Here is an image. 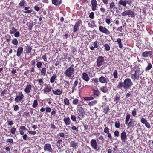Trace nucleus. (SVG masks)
I'll list each match as a JSON object with an SVG mask.
<instances>
[{"instance_id":"obj_1","label":"nucleus","mask_w":153,"mask_h":153,"mask_svg":"<svg viewBox=\"0 0 153 153\" xmlns=\"http://www.w3.org/2000/svg\"><path fill=\"white\" fill-rule=\"evenodd\" d=\"M74 65L72 64L71 66L66 69L64 72V74L69 78L71 79L74 77Z\"/></svg>"},{"instance_id":"obj_2","label":"nucleus","mask_w":153,"mask_h":153,"mask_svg":"<svg viewBox=\"0 0 153 153\" xmlns=\"http://www.w3.org/2000/svg\"><path fill=\"white\" fill-rule=\"evenodd\" d=\"M123 88L124 89H127L131 87L133 85L131 80L129 78H127L123 81Z\"/></svg>"},{"instance_id":"obj_3","label":"nucleus","mask_w":153,"mask_h":153,"mask_svg":"<svg viewBox=\"0 0 153 153\" xmlns=\"http://www.w3.org/2000/svg\"><path fill=\"white\" fill-rule=\"evenodd\" d=\"M121 14L123 16H128L131 17H133L135 16L134 12L131 9L124 10V12L121 13Z\"/></svg>"},{"instance_id":"obj_4","label":"nucleus","mask_w":153,"mask_h":153,"mask_svg":"<svg viewBox=\"0 0 153 153\" xmlns=\"http://www.w3.org/2000/svg\"><path fill=\"white\" fill-rule=\"evenodd\" d=\"M127 124V127L128 128H134L137 126V122L133 119H131L130 122L128 123Z\"/></svg>"},{"instance_id":"obj_5","label":"nucleus","mask_w":153,"mask_h":153,"mask_svg":"<svg viewBox=\"0 0 153 153\" xmlns=\"http://www.w3.org/2000/svg\"><path fill=\"white\" fill-rule=\"evenodd\" d=\"M140 69H138L136 70L134 74H131V75H132L131 78L132 79H134V80L135 79H137V80H138L139 78L140 73Z\"/></svg>"},{"instance_id":"obj_6","label":"nucleus","mask_w":153,"mask_h":153,"mask_svg":"<svg viewBox=\"0 0 153 153\" xmlns=\"http://www.w3.org/2000/svg\"><path fill=\"white\" fill-rule=\"evenodd\" d=\"M90 144L91 147L95 150H98L99 149L97 142L95 139H92L90 141Z\"/></svg>"},{"instance_id":"obj_7","label":"nucleus","mask_w":153,"mask_h":153,"mask_svg":"<svg viewBox=\"0 0 153 153\" xmlns=\"http://www.w3.org/2000/svg\"><path fill=\"white\" fill-rule=\"evenodd\" d=\"M132 3V1L131 0H128L126 1V0H120L119 1L118 4L120 5L123 6L125 7L126 6V4L131 5Z\"/></svg>"},{"instance_id":"obj_8","label":"nucleus","mask_w":153,"mask_h":153,"mask_svg":"<svg viewBox=\"0 0 153 153\" xmlns=\"http://www.w3.org/2000/svg\"><path fill=\"white\" fill-rule=\"evenodd\" d=\"M99 31L104 33L105 35H109L110 34V32L105 27L100 26L99 27Z\"/></svg>"},{"instance_id":"obj_9","label":"nucleus","mask_w":153,"mask_h":153,"mask_svg":"<svg viewBox=\"0 0 153 153\" xmlns=\"http://www.w3.org/2000/svg\"><path fill=\"white\" fill-rule=\"evenodd\" d=\"M24 97V95L22 92H18V95L15 99V101L17 102H20L23 99Z\"/></svg>"},{"instance_id":"obj_10","label":"nucleus","mask_w":153,"mask_h":153,"mask_svg":"<svg viewBox=\"0 0 153 153\" xmlns=\"http://www.w3.org/2000/svg\"><path fill=\"white\" fill-rule=\"evenodd\" d=\"M44 150L45 151H47L48 152H52L53 149L51 145L49 143H46L44 146Z\"/></svg>"},{"instance_id":"obj_11","label":"nucleus","mask_w":153,"mask_h":153,"mask_svg":"<svg viewBox=\"0 0 153 153\" xmlns=\"http://www.w3.org/2000/svg\"><path fill=\"white\" fill-rule=\"evenodd\" d=\"M52 87L50 84L47 85L45 86L43 90L44 94H47L51 91Z\"/></svg>"},{"instance_id":"obj_12","label":"nucleus","mask_w":153,"mask_h":153,"mask_svg":"<svg viewBox=\"0 0 153 153\" xmlns=\"http://www.w3.org/2000/svg\"><path fill=\"white\" fill-rule=\"evenodd\" d=\"M104 61V58L102 56H99L97 60V65L98 67L101 66Z\"/></svg>"},{"instance_id":"obj_13","label":"nucleus","mask_w":153,"mask_h":153,"mask_svg":"<svg viewBox=\"0 0 153 153\" xmlns=\"http://www.w3.org/2000/svg\"><path fill=\"white\" fill-rule=\"evenodd\" d=\"M98 80L99 82L102 83H106L108 81V79L106 76H101L99 78Z\"/></svg>"},{"instance_id":"obj_14","label":"nucleus","mask_w":153,"mask_h":153,"mask_svg":"<svg viewBox=\"0 0 153 153\" xmlns=\"http://www.w3.org/2000/svg\"><path fill=\"white\" fill-rule=\"evenodd\" d=\"M91 4L92 5L91 7L92 10L93 11H95L97 10V2L96 0H91Z\"/></svg>"},{"instance_id":"obj_15","label":"nucleus","mask_w":153,"mask_h":153,"mask_svg":"<svg viewBox=\"0 0 153 153\" xmlns=\"http://www.w3.org/2000/svg\"><path fill=\"white\" fill-rule=\"evenodd\" d=\"M152 52L151 51L144 52L142 53V56L144 57H147L148 56L152 57Z\"/></svg>"},{"instance_id":"obj_16","label":"nucleus","mask_w":153,"mask_h":153,"mask_svg":"<svg viewBox=\"0 0 153 153\" xmlns=\"http://www.w3.org/2000/svg\"><path fill=\"white\" fill-rule=\"evenodd\" d=\"M82 24V22L80 20L78 21L75 25L73 29L74 32H75L77 31L78 27L80 26V25Z\"/></svg>"},{"instance_id":"obj_17","label":"nucleus","mask_w":153,"mask_h":153,"mask_svg":"<svg viewBox=\"0 0 153 153\" xmlns=\"http://www.w3.org/2000/svg\"><path fill=\"white\" fill-rule=\"evenodd\" d=\"M82 77L83 80L86 82H88L90 80V78L88 74L85 72L82 73Z\"/></svg>"},{"instance_id":"obj_18","label":"nucleus","mask_w":153,"mask_h":153,"mask_svg":"<svg viewBox=\"0 0 153 153\" xmlns=\"http://www.w3.org/2000/svg\"><path fill=\"white\" fill-rule=\"evenodd\" d=\"M24 11L23 12L25 14H29L33 12V10L30 7L26 6L24 7Z\"/></svg>"},{"instance_id":"obj_19","label":"nucleus","mask_w":153,"mask_h":153,"mask_svg":"<svg viewBox=\"0 0 153 153\" xmlns=\"http://www.w3.org/2000/svg\"><path fill=\"white\" fill-rule=\"evenodd\" d=\"M32 89V86L30 84L27 85L24 89V92L26 94H28Z\"/></svg>"},{"instance_id":"obj_20","label":"nucleus","mask_w":153,"mask_h":153,"mask_svg":"<svg viewBox=\"0 0 153 153\" xmlns=\"http://www.w3.org/2000/svg\"><path fill=\"white\" fill-rule=\"evenodd\" d=\"M92 45L91 44L89 46V48L91 50H93L94 48H97L98 47L97 42V41H95L94 42H92Z\"/></svg>"},{"instance_id":"obj_21","label":"nucleus","mask_w":153,"mask_h":153,"mask_svg":"<svg viewBox=\"0 0 153 153\" xmlns=\"http://www.w3.org/2000/svg\"><path fill=\"white\" fill-rule=\"evenodd\" d=\"M109 7H108V9H110L111 12H112L113 10L114 11L115 8V3L114 2L112 1L109 3Z\"/></svg>"},{"instance_id":"obj_22","label":"nucleus","mask_w":153,"mask_h":153,"mask_svg":"<svg viewBox=\"0 0 153 153\" xmlns=\"http://www.w3.org/2000/svg\"><path fill=\"white\" fill-rule=\"evenodd\" d=\"M121 138L122 142H125L127 139V135L125 132H123L121 134Z\"/></svg>"},{"instance_id":"obj_23","label":"nucleus","mask_w":153,"mask_h":153,"mask_svg":"<svg viewBox=\"0 0 153 153\" xmlns=\"http://www.w3.org/2000/svg\"><path fill=\"white\" fill-rule=\"evenodd\" d=\"M93 94L92 96L94 97V98L99 96L100 94V92L98 90H95L93 89Z\"/></svg>"},{"instance_id":"obj_24","label":"nucleus","mask_w":153,"mask_h":153,"mask_svg":"<svg viewBox=\"0 0 153 153\" xmlns=\"http://www.w3.org/2000/svg\"><path fill=\"white\" fill-rule=\"evenodd\" d=\"M23 52V48L22 47H18L17 52V56L18 57H19L20 56L21 54Z\"/></svg>"},{"instance_id":"obj_25","label":"nucleus","mask_w":153,"mask_h":153,"mask_svg":"<svg viewBox=\"0 0 153 153\" xmlns=\"http://www.w3.org/2000/svg\"><path fill=\"white\" fill-rule=\"evenodd\" d=\"M53 94L55 95H60L62 94V91L59 89H57L56 90H52Z\"/></svg>"},{"instance_id":"obj_26","label":"nucleus","mask_w":153,"mask_h":153,"mask_svg":"<svg viewBox=\"0 0 153 153\" xmlns=\"http://www.w3.org/2000/svg\"><path fill=\"white\" fill-rule=\"evenodd\" d=\"M57 77V74H54L50 78V82L51 83H53L56 80Z\"/></svg>"},{"instance_id":"obj_27","label":"nucleus","mask_w":153,"mask_h":153,"mask_svg":"<svg viewBox=\"0 0 153 153\" xmlns=\"http://www.w3.org/2000/svg\"><path fill=\"white\" fill-rule=\"evenodd\" d=\"M41 75L43 76L46 75L47 68L45 67H43L40 70Z\"/></svg>"},{"instance_id":"obj_28","label":"nucleus","mask_w":153,"mask_h":153,"mask_svg":"<svg viewBox=\"0 0 153 153\" xmlns=\"http://www.w3.org/2000/svg\"><path fill=\"white\" fill-rule=\"evenodd\" d=\"M63 120L66 126L69 125L70 124L71 121L69 117L64 118Z\"/></svg>"},{"instance_id":"obj_29","label":"nucleus","mask_w":153,"mask_h":153,"mask_svg":"<svg viewBox=\"0 0 153 153\" xmlns=\"http://www.w3.org/2000/svg\"><path fill=\"white\" fill-rule=\"evenodd\" d=\"M78 83V81L77 80H76L74 82L73 84V86L72 88V91H71V92L72 93H73L75 90H76L75 89V88L76 87V86L77 85Z\"/></svg>"},{"instance_id":"obj_30","label":"nucleus","mask_w":153,"mask_h":153,"mask_svg":"<svg viewBox=\"0 0 153 153\" xmlns=\"http://www.w3.org/2000/svg\"><path fill=\"white\" fill-rule=\"evenodd\" d=\"M116 42L118 43L119 48L121 49L122 48H123V45L122 43L121 39L120 38H118L117 39V41Z\"/></svg>"},{"instance_id":"obj_31","label":"nucleus","mask_w":153,"mask_h":153,"mask_svg":"<svg viewBox=\"0 0 153 153\" xmlns=\"http://www.w3.org/2000/svg\"><path fill=\"white\" fill-rule=\"evenodd\" d=\"M26 3V1L24 0H22L19 4V7H24V5Z\"/></svg>"},{"instance_id":"obj_32","label":"nucleus","mask_w":153,"mask_h":153,"mask_svg":"<svg viewBox=\"0 0 153 153\" xmlns=\"http://www.w3.org/2000/svg\"><path fill=\"white\" fill-rule=\"evenodd\" d=\"M123 86V83L122 81H120L118 83L117 86V89H121Z\"/></svg>"},{"instance_id":"obj_33","label":"nucleus","mask_w":153,"mask_h":153,"mask_svg":"<svg viewBox=\"0 0 153 153\" xmlns=\"http://www.w3.org/2000/svg\"><path fill=\"white\" fill-rule=\"evenodd\" d=\"M100 91L103 93H106L108 92L107 88L106 86H102L100 88Z\"/></svg>"},{"instance_id":"obj_34","label":"nucleus","mask_w":153,"mask_h":153,"mask_svg":"<svg viewBox=\"0 0 153 153\" xmlns=\"http://www.w3.org/2000/svg\"><path fill=\"white\" fill-rule=\"evenodd\" d=\"M97 103V101L96 100H94L91 102H90L88 105L90 107H91V106H93L95 105Z\"/></svg>"},{"instance_id":"obj_35","label":"nucleus","mask_w":153,"mask_h":153,"mask_svg":"<svg viewBox=\"0 0 153 153\" xmlns=\"http://www.w3.org/2000/svg\"><path fill=\"white\" fill-rule=\"evenodd\" d=\"M130 117L131 115L130 114H128L126 115L125 121V124H127L128 123Z\"/></svg>"},{"instance_id":"obj_36","label":"nucleus","mask_w":153,"mask_h":153,"mask_svg":"<svg viewBox=\"0 0 153 153\" xmlns=\"http://www.w3.org/2000/svg\"><path fill=\"white\" fill-rule=\"evenodd\" d=\"M112 75L113 76L115 79H116L118 77V73L117 70H114L113 72Z\"/></svg>"},{"instance_id":"obj_37","label":"nucleus","mask_w":153,"mask_h":153,"mask_svg":"<svg viewBox=\"0 0 153 153\" xmlns=\"http://www.w3.org/2000/svg\"><path fill=\"white\" fill-rule=\"evenodd\" d=\"M70 146L73 148H76L78 146V144L74 141H72L70 143Z\"/></svg>"},{"instance_id":"obj_38","label":"nucleus","mask_w":153,"mask_h":153,"mask_svg":"<svg viewBox=\"0 0 153 153\" xmlns=\"http://www.w3.org/2000/svg\"><path fill=\"white\" fill-rule=\"evenodd\" d=\"M103 46L105 48V49L106 51H108L110 49V47L109 45L107 43L103 44Z\"/></svg>"},{"instance_id":"obj_39","label":"nucleus","mask_w":153,"mask_h":153,"mask_svg":"<svg viewBox=\"0 0 153 153\" xmlns=\"http://www.w3.org/2000/svg\"><path fill=\"white\" fill-rule=\"evenodd\" d=\"M64 102L65 104L67 106H68L70 104L69 100L68 99L66 98H65L64 100Z\"/></svg>"},{"instance_id":"obj_40","label":"nucleus","mask_w":153,"mask_h":153,"mask_svg":"<svg viewBox=\"0 0 153 153\" xmlns=\"http://www.w3.org/2000/svg\"><path fill=\"white\" fill-rule=\"evenodd\" d=\"M52 2L55 5H58L61 4L60 2L58 0H52Z\"/></svg>"},{"instance_id":"obj_41","label":"nucleus","mask_w":153,"mask_h":153,"mask_svg":"<svg viewBox=\"0 0 153 153\" xmlns=\"http://www.w3.org/2000/svg\"><path fill=\"white\" fill-rule=\"evenodd\" d=\"M37 81L39 82L41 86H43L44 82L43 81V78H39L37 79Z\"/></svg>"},{"instance_id":"obj_42","label":"nucleus","mask_w":153,"mask_h":153,"mask_svg":"<svg viewBox=\"0 0 153 153\" xmlns=\"http://www.w3.org/2000/svg\"><path fill=\"white\" fill-rule=\"evenodd\" d=\"M36 65L38 68H42L43 65L42 63L41 62L38 61L37 62Z\"/></svg>"},{"instance_id":"obj_43","label":"nucleus","mask_w":153,"mask_h":153,"mask_svg":"<svg viewBox=\"0 0 153 153\" xmlns=\"http://www.w3.org/2000/svg\"><path fill=\"white\" fill-rule=\"evenodd\" d=\"M38 105V101L37 100H34L33 101V104L32 105V107L33 108H35L37 107Z\"/></svg>"},{"instance_id":"obj_44","label":"nucleus","mask_w":153,"mask_h":153,"mask_svg":"<svg viewBox=\"0 0 153 153\" xmlns=\"http://www.w3.org/2000/svg\"><path fill=\"white\" fill-rule=\"evenodd\" d=\"M94 97H84V100L85 101H90L94 99Z\"/></svg>"},{"instance_id":"obj_45","label":"nucleus","mask_w":153,"mask_h":153,"mask_svg":"<svg viewBox=\"0 0 153 153\" xmlns=\"http://www.w3.org/2000/svg\"><path fill=\"white\" fill-rule=\"evenodd\" d=\"M11 30L10 31V33L11 34L14 33L17 30L14 27H12L11 28Z\"/></svg>"},{"instance_id":"obj_46","label":"nucleus","mask_w":153,"mask_h":153,"mask_svg":"<svg viewBox=\"0 0 153 153\" xmlns=\"http://www.w3.org/2000/svg\"><path fill=\"white\" fill-rule=\"evenodd\" d=\"M77 110L79 111L80 114H82L84 111V109L82 107L77 108Z\"/></svg>"},{"instance_id":"obj_47","label":"nucleus","mask_w":153,"mask_h":153,"mask_svg":"<svg viewBox=\"0 0 153 153\" xmlns=\"http://www.w3.org/2000/svg\"><path fill=\"white\" fill-rule=\"evenodd\" d=\"M91 82H93V83L96 84L97 85L98 84V79L97 78H95L92 79Z\"/></svg>"},{"instance_id":"obj_48","label":"nucleus","mask_w":153,"mask_h":153,"mask_svg":"<svg viewBox=\"0 0 153 153\" xmlns=\"http://www.w3.org/2000/svg\"><path fill=\"white\" fill-rule=\"evenodd\" d=\"M79 100L77 98L74 99L73 101V103L74 105H78L79 102Z\"/></svg>"},{"instance_id":"obj_49","label":"nucleus","mask_w":153,"mask_h":153,"mask_svg":"<svg viewBox=\"0 0 153 153\" xmlns=\"http://www.w3.org/2000/svg\"><path fill=\"white\" fill-rule=\"evenodd\" d=\"M120 126V123L119 121H117L115 122V126L117 128H119Z\"/></svg>"},{"instance_id":"obj_50","label":"nucleus","mask_w":153,"mask_h":153,"mask_svg":"<svg viewBox=\"0 0 153 153\" xmlns=\"http://www.w3.org/2000/svg\"><path fill=\"white\" fill-rule=\"evenodd\" d=\"M12 43L14 45H16L18 44V42L16 39H14L12 40Z\"/></svg>"},{"instance_id":"obj_51","label":"nucleus","mask_w":153,"mask_h":153,"mask_svg":"<svg viewBox=\"0 0 153 153\" xmlns=\"http://www.w3.org/2000/svg\"><path fill=\"white\" fill-rule=\"evenodd\" d=\"M32 50V48L30 46H27V48H26V51L27 53H30Z\"/></svg>"},{"instance_id":"obj_52","label":"nucleus","mask_w":153,"mask_h":153,"mask_svg":"<svg viewBox=\"0 0 153 153\" xmlns=\"http://www.w3.org/2000/svg\"><path fill=\"white\" fill-rule=\"evenodd\" d=\"M16 131V128L15 127H12L11 128L10 132L13 134H15V132Z\"/></svg>"},{"instance_id":"obj_53","label":"nucleus","mask_w":153,"mask_h":153,"mask_svg":"<svg viewBox=\"0 0 153 153\" xmlns=\"http://www.w3.org/2000/svg\"><path fill=\"white\" fill-rule=\"evenodd\" d=\"M71 119L73 122H75L76 121V118L74 115H71Z\"/></svg>"},{"instance_id":"obj_54","label":"nucleus","mask_w":153,"mask_h":153,"mask_svg":"<svg viewBox=\"0 0 153 153\" xmlns=\"http://www.w3.org/2000/svg\"><path fill=\"white\" fill-rule=\"evenodd\" d=\"M152 67V65L151 63H149L147 66L146 67V71L150 70Z\"/></svg>"},{"instance_id":"obj_55","label":"nucleus","mask_w":153,"mask_h":153,"mask_svg":"<svg viewBox=\"0 0 153 153\" xmlns=\"http://www.w3.org/2000/svg\"><path fill=\"white\" fill-rule=\"evenodd\" d=\"M105 22L108 25H109L111 22V19L107 17L105 18Z\"/></svg>"},{"instance_id":"obj_56","label":"nucleus","mask_w":153,"mask_h":153,"mask_svg":"<svg viewBox=\"0 0 153 153\" xmlns=\"http://www.w3.org/2000/svg\"><path fill=\"white\" fill-rule=\"evenodd\" d=\"M109 129L108 127H105L104 130V132L106 134L109 133Z\"/></svg>"},{"instance_id":"obj_57","label":"nucleus","mask_w":153,"mask_h":153,"mask_svg":"<svg viewBox=\"0 0 153 153\" xmlns=\"http://www.w3.org/2000/svg\"><path fill=\"white\" fill-rule=\"evenodd\" d=\"M132 114L134 116H135L137 114V109L135 108H134L132 111Z\"/></svg>"},{"instance_id":"obj_58","label":"nucleus","mask_w":153,"mask_h":153,"mask_svg":"<svg viewBox=\"0 0 153 153\" xmlns=\"http://www.w3.org/2000/svg\"><path fill=\"white\" fill-rule=\"evenodd\" d=\"M45 110L46 113H49L51 111V109L49 107L47 106L45 108Z\"/></svg>"},{"instance_id":"obj_59","label":"nucleus","mask_w":153,"mask_h":153,"mask_svg":"<svg viewBox=\"0 0 153 153\" xmlns=\"http://www.w3.org/2000/svg\"><path fill=\"white\" fill-rule=\"evenodd\" d=\"M89 16L91 19H93L94 17V12H91Z\"/></svg>"},{"instance_id":"obj_60","label":"nucleus","mask_w":153,"mask_h":153,"mask_svg":"<svg viewBox=\"0 0 153 153\" xmlns=\"http://www.w3.org/2000/svg\"><path fill=\"white\" fill-rule=\"evenodd\" d=\"M109 108L108 107H105L104 109V112L105 114H107L108 113V111H109Z\"/></svg>"},{"instance_id":"obj_61","label":"nucleus","mask_w":153,"mask_h":153,"mask_svg":"<svg viewBox=\"0 0 153 153\" xmlns=\"http://www.w3.org/2000/svg\"><path fill=\"white\" fill-rule=\"evenodd\" d=\"M117 31H119L120 32H122L123 31V30L122 29V26H120L116 30Z\"/></svg>"},{"instance_id":"obj_62","label":"nucleus","mask_w":153,"mask_h":153,"mask_svg":"<svg viewBox=\"0 0 153 153\" xmlns=\"http://www.w3.org/2000/svg\"><path fill=\"white\" fill-rule=\"evenodd\" d=\"M28 132L31 134L32 135H35L36 134V132L35 131H28Z\"/></svg>"},{"instance_id":"obj_63","label":"nucleus","mask_w":153,"mask_h":153,"mask_svg":"<svg viewBox=\"0 0 153 153\" xmlns=\"http://www.w3.org/2000/svg\"><path fill=\"white\" fill-rule=\"evenodd\" d=\"M120 99V97L119 96L116 95L114 98V100L115 101L119 100Z\"/></svg>"},{"instance_id":"obj_64","label":"nucleus","mask_w":153,"mask_h":153,"mask_svg":"<svg viewBox=\"0 0 153 153\" xmlns=\"http://www.w3.org/2000/svg\"><path fill=\"white\" fill-rule=\"evenodd\" d=\"M141 121L144 124H145L147 122V121L144 118H142L141 120Z\"/></svg>"}]
</instances>
